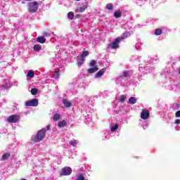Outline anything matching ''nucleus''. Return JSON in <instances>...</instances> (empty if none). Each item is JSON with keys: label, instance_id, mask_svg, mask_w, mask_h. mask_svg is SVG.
I'll list each match as a JSON object with an SVG mask.
<instances>
[{"label": "nucleus", "instance_id": "obj_7", "mask_svg": "<svg viewBox=\"0 0 180 180\" xmlns=\"http://www.w3.org/2000/svg\"><path fill=\"white\" fill-rule=\"evenodd\" d=\"M150 116V112L147 110H144L141 113V119H143V120H146V119H148Z\"/></svg>", "mask_w": 180, "mask_h": 180}, {"label": "nucleus", "instance_id": "obj_12", "mask_svg": "<svg viewBox=\"0 0 180 180\" xmlns=\"http://www.w3.org/2000/svg\"><path fill=\"white\" fill-rule=\"evenodd\" d=\"M88 8V4H85L84 6L79 8L76 12H79V13H82V12H85V10Z\"/></svg>", "mask_w": 180, "mask_h": 180}, {"label": "nucleus", "instance_id": "obj_16", "mask_svg": "<svg viewBox=\"0 0 180 180\" xmlns=\"http://www.w3.org/2000/svg\"><path fill=\"white\" fill-rule=\"evenodd\" d=\"M129 36H130V32H125L123 33L122 37H120V38L121 39V40H124V39H127V37H129Z\"/></svg>", "mask_w": 180, "mask_h": 180}, {"label": "nucleus", "instance_id": "obj_5", "mask_svg": "<svg viewBox=\"0 0 180 180\" xmlns=\"http://www.w3.org/2000/svg\"><path fill=\"white\" fill-rule=\"evenodd\" d=\"M19 120H20V115H12L7 119L8 123H18Z\"/></svg>", "mask_w": 180, "mask_h": 180}, {"label": "nucleus", "instance_id": "obj_38", "mask_svg": "<svg viewBox=\"0 0 180 180\" xmlns=\"http://www.w3.org/2000/svg\"><path fill=\"white\" fill-rule=\"evenodd\" d=\"M22 4H26V2H25V1H22Z\"/></svg>", "mask_w": 180, "mask_h": 180}, {"label": "nucleus", "instance_id": "obj_19", "mask_svg": "<svg viewBox=\"0 0 180 180\" xmlns=\"http://www.w3.org/2000/svg\"><path fill=\"white\" fill-rule=\"evenodd\" d=\"M11 157V154L9 153H5L2 155L1 160L2 161H5L6 160H8Z\"/></svg>", "mask_w": 180, "mask_h": 180}, {"label": "nucleus", "instance_id": "obj_18", "mask_svg": "<svg viewBox=\"0 0 180 180\" xmlns=\"http://www.w3.org/2000/svg\"><path fill=\"white\" fill-rule=\"evenodd\" d=\"M58 127H65V126H67V122L65 120L61 121L58 124Z\"/></svg>", "mask_w": 180, "mask_h": 180}, {"label": "nucleus", "instance_id": "obj_30", "mask_svg": "<svg viewBox=\"0 0 180 180\" xmlns=\"http://www.w3.org/2000/svg\"><path fill=\"white\" fill-rule=\"evenodd\" d=\"M2 86L4 89H9V88H11V85L8 84L7 83H4Z\"/></svg>", "mask_w": 180, "mask_h": 180}, {"label": "nucleus", "instance_id": "obj_1", "mask_svg": "<svg viewBox=\"0 0 180 180\" xmlns=\"http://www.w3.org/2000/svg\"><path fill=\"white\" fill-rule=\"evenodd\" d=\"M46 128H43L42 129L38 131L36 136L32 137V141L34 143L42 141V140L46 137Z\"/></svg>", "mask_w": 180, "mask_h": 180}, {"label": "nucleus", "instance_id": "obj_11", "mask_svg": "<svg viewBox=\"0 0 180 180\" xmlns=\"http://www.w3.org/2000/svg\"><path fill=\"white\" fill-rule=\"evenodd\" d=\"M98 70L99 68H98V66H95L94 68H91L87 70V72H89V74H94V72H96V71H98Z\"/></svg>", "mask_w": 180, "mask_h": 180}, {"label": "nucleus", "instance_id": "obj_20", "mask_svg": "<svg viewBox=\"0 0 180 180\" xmlns=\"http://www.w3.org/2000/svg\"><path fill=\"white\" fill-rule=\"evenodd\" d=\"M28 78H33L34 77V72L32 70H30L27 75Z\"/></svg>", "mask_w": 180, "mask_h": 180}, {"label": "nucleus", "instance_id": "obj_35", "mask_svg": "<svg viewBox=\"0 0 180 180\" xmlns=\"http://www.w3.org/2000/svg\"><path fill=\"white\" fill-rule=\"evenodd\" d=\"M44 36H45V37H48L49 36H50V34L47 32H44Z\"/></svg>", "mask_w": 180, "mask_h": 180}, {"label": "nucleus", "instance_id": "obj_8", "mask_svg": "<svg viewBox=\"0 0 180 180\" xmlns=\"http://www.w3.org/2000/svg\"><path fill=\"white\" fill-rule=\"evenodd\" d=\"M106 72L105 68H103L102 70H99L96 75H95V78H101L103 74Z\"/></svg>", "mask_w": 180, "mask_h": 180}, {"label": "nucleus", "instance_id": "obj_37", "mask_svg": "<svg viewBox=\"0 0 180 180\" xmlns=\"http://www.w3.org/2000/svg\"><path fill=\"white\" fill-rule=\"evenodd\" d=\"M45 129L46 131L50 130V125L46 126V128H45Z\"/></svg>", "mask_w": 180, "mask_h": 180}, {"label": "nucleus", "instance_id": "obj_13", "mask_svg": "<svg viewBox=\"0 0 180 180\" xmlns=\"http://www.w3.org/2000/svg\"><path fill=\"white\" fill-rule=\"evenodd\" d=\"M114 17L116 18V19H118L119 18H122V11L118 10L114 12Z\"/></svg>", "mask_w": 180, "mask_h": 180}, {"label": "nucleus", "instance_id": "obj_4", "mask_svg": "<svg viewBox=\"0 0 180 180\" xmlns=\"http://www.w3.org/2000/svg\"><path fill=\"white\" fill-rule=\"evenodd\" d=\"M120 40H122V38L120 37L115 39L114 41L108 45L109 49H112V50L119 49V43H120Z\"/></svg>", "mask_w": 180, "mask_h": 180}, {"label": "nucleus", "instance_id": "obj_10", "mask_svg": "<svg viewBox=\"0 0 180 180\" xmlns=\"http://www.w3.org/2000/svg\"><path fill=\"white\" fill-rule=\"evenodd\" d=\"M63 103L66 108H71V106H72V103L65 98L63 100Z\"/></svg>", "mask_w": 180, "mask_h": 180}, {"label": "nucleus", "instance_id": "obj_21", "mask_svg": "<svg viewBox=\"0 0 180 180\" xmlns=\"http://www.w3.org/2000/svg\"><path fill=\"white\" fill-rule=\"evenodd\" d=\"M155 34L156 36H160V35L162 34V30L159 29V28L156 29L155 31Z\"/></svg>", "mask_w": 180, "mask_h": 180}, {"label": "nucleus", "instance_id": "obj_3", "mask_svg": "<svg viewBox=\"0 0 180 180\" xmlns=\"http://www.w3.org/2000/svg\"><path fill=\"white\" fill-rule=\"evenodd\" d=\"M72 174V169L70 167H63L60 172V176H68Z\"/></svg>", "mask_w": 180, "mask_h": 180}, {"label": "nucleus", "instance_id": "obj_14", "mask_svg": "<svg viewBox=\"0 0 180 180\" xmlns=\"http://www.w3.org/2000/svg\"><path fill=\"white\" fill-rule=\"evenodd\" d=\"M37 43H41V44H43L44 43H46V39L44 37H38L37 38Z\"/></svg>", "mask_w": 180, "mask_h": 180}, {"label": "nucleus", "instance_id": "obj_28", "mask_svg": "<svg viewBox=\"0 0 180 180\" xmlns=\"http://www.w3.org/2000/svg\"><path fill=\"white\" fill-rule=\"evenodd\" d=\"M60 114H55L53 115V120H54V122H57V120H60Z\"/></svg>", "mask_w": 180, "mask_h": 180}, {"label": "nucleus", "instance_id": "obj_25", "mask_svg": "<svg viewBox=\"0 0 180 180\" xmlns=\"http://www.w3.org/2000/svg\"><path fill=\"white\" fill-rule=\"evenodd\" d=\"M119 102H124L126 101V95H122L118 98Z\"/></svg>", "mask_w": 180, "mask_h": 180}, {"label": "nucleus", "instance_id": "obj_9", "mask_svg": "<svg viewBox=\"0 0 180 180\" xmlns=\"http://www.w3.org/2000/svg\"><path fill=\"white\" fill-rule=\"evenodd\" d=\"M130 75H133V71L131 70H127V71H124L122 75L121 76V78H127V77H130Z\"/></svg>", "mask_w": 180, "mask_h": 180}, {"label": "nucleus", "instance_id": "obj_32", "mask_svg": "<svg viewBox=\"0 0 180 180\" xmlns=\"http://www.w3.org/2000/svg\"><path fill=\"white\" fill-rule=\"evenodd\" d=\"M96 65V61L95 60H91L89 63L90 67H95Z\"/></svg>", "mask_w": 180, "mask_h": 180}, {"label": "nucleus", "instance_id": "obj_34", "mask_svg": "<svg viewBox=\"0 0 180 180\" xmlns=\"http://www.w3.org/2000/svg\"><path fill=\"white\" fill-rule=\"evenodd\" d=\"M176 117H180V110L177 111L175 114Z\"/></svg>", "mask_w": 180, "mask_h": 180}, {"label": "nucleus", "instance_id": "obj_36", "mask_svg": "<svg viewBox=\"0 0 180 180\" xmlns=\"http://www.w3.org/2000/svg\"><path fill=\"white\" fill-rule=\"evenodd\" d=\"M175 124H180V120L179 119H176L175 120Z\"/></svg>", "mask_w": 180, "mask_h": 180}, {"label": "nucleus", "instance_id": "obj_24", "mask_svg": "<svg viewBox=\"0 0 180 180\" xmlns=\"http://www.w3.org/2000/svg\"><path fill=\"white\" fill-rule=\"evenodd\" d=\"M84 61H85V59H83L82 58H81L80 60H77L78 67H82V65L84 64Z\"/></svg>", "mask_w": 180, "mask_h": 180}, {"label": "nucleus", "instance_id": "obj_29", "mask_svg": "<svg viewBox=\"0 0 180 180\" xmlns=\"http://www.w3.org/2000/svg\"><path fill=\"white\" fill-rule=\"evenodd\" d=\"M68 18L69 19H70L71 20H72V19H74V13H72V12H69V13H68Z\"/></svg>", "mask_w": 180, "mask_h": 180}, {"label": "nucleus", "instance_id": "obj_15", "mask_svg": "<svg viewBox=\"0 0 180 180\" xmlns=\"http://www.w3.org/2000/svg\"><path fill=\"white\" fill-rule=\"evenodd\" d=\"M89 56V51H84L82 52V54L80 55L81 58H83V60H85V57H88Z\"/></svg>", "mask_w": 180, "mask_h": 180}, {"label": "nucleus", "instance_id": "obj_17", "mask_svg": "<svg viewBox=\"0 0 180 180\" xmlns=\"http://www.w3.org/2000/svg\"><path fill=\"white\" fill-rule=\"evenodd\" d=\"M136 103H137V98H136L135 97L129 98V103H130L131 105H134Z\"/></svg>", "mask_w": 180, "mask_h": 180}, {"label": "nucleus", "instance_id": "obj_40", "mask_svg": "<svg viewBox=\"0 0 180 180\" xmlns=\"http://www.w3.org/2000/svg\"><path fill=\"white\" fill-rule=\"evenodd\" d=\"M75 1H80V0H75Z\"/></svg>", "mask_w": 180, "mask_h": 180}, {"label": "nucleus", "instance_id": "obj_27", "mask_svg": "<svg viewBox=\"0 0 180 180\" xmlns=\"http://www.w3.org/2000/svg\"><path fill=\"white\" fill-rule=\"evenodd\" d=\"M106 9H108V11H112V9H113V4L110 3L108 4L105 6Z\"/></svg>", "mask_w": 180, "mask_h": 180}, {"label": "nucleus", "instance_id": "obj_2", "mask_svg": "<svg viewBox=\"0 0 180 180\" xmlns=\"http://www.w3.org/2000/svg\"><path fill=\"white\" fill-rule=\"evenodd\" d=\"M39 9V3L37 1H32L29 3L28 12L30 13H36Z\"/></svg>", "mask_w": 180, "mask_h": 180}, {"label": "nucleus", "instance_id": "obj_6", "mask_svg": "<svg viewBox=\"0 0 180 180\" xmlns=\"http://www.w3.org/2000/svg\"><path fill=\"white\" fill-rule=\"evenodd\" d=\"M38 105L39 100H37V98H33L25 102V106H37Z\"/></svg>", "mask_w": 180, "mask_h": 180}, {"label": "nucleus", "instance_id": "obj_26", "mask_svg": "<svg viewBox=\"0 0 180 180\" xmlns=\"http://www.w3.org/2000/svg\"><path fill=\"white\" fill-rule=\"evenodd\" d=\"M119 129V124H116L115 125L110 127L111 131H116Z\"/></svg>", "mask_w": 180, "mask_h": 180}, {"label": "nucleus", "instance_id": "obj_23", "mask_svg": "<svg viewBox=\"0 0 180 180\" xmlns=\"http://www.w3.org/2000/svg\"><path fill=\"white\" fill-rule=\"evenodd\" d=\"M34 51H40V50H41V46L39 44H36L34 46Z\"/></svg>", "mask_w": 180, "mask_h": 180}, {"label": "nucleus", "instance_id": "obj_22", "mask_svg": "<svg viewBox=\"0 0 180 180\" xmlns=\"http://www.w3.org/2000/svg\"><path fill=\"white\" fill-rule=\"evenodd\" d=\"M38 92H39V89H37L36 88H33L31 89L32 95H34V96L37 95Z\"/></svg>", "mask_w": 180, "mask_h": 180}, {"label": "nucleus", "instance_id": "obj_39", "mask_svg": "<svg viewBox=\"0 0 180 180\" xmlns=\"http://www.w3.org/2000/svg\"><path fill=\"white\" fill-rule=\"evenodd\" d=\"M25 1H32V0H25Z\"/></svg>", "mask_w": 180, "mask_h": 180}, {"label": "nucleus", "instance_id": "obj_33", "mask_svg": "<svg viewBox=\"0 0 180 180\" xmlns=\"http://www.w3.org/2000/svg\"><path fill=\"white\" fill-rule=\"evenodd\" d=\"M54 78H55V79H58V78H60V72H55Z\"/></svg>", "mask_w": 180, "mask_h": 180}, {"label": "nucleus", "instance_id": "obj_31", "mask_svg": "<svg viewBox=\"0 0 180 180\" xmlns=\"http://www.w3.org/2000/svg\"><path fill=\"white\" fill-rule=\"evenodd\" d=\"M70 146H77L78 144V142H77V140H72L70 142Z\"/></svg>", "mask_w": 180, "mask_h": 180}]
</instances>
